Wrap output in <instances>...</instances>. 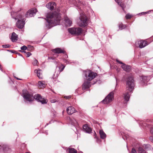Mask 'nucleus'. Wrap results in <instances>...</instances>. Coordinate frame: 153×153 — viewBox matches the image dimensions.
<instances>
[{
  "instance_id": "nucleus-1",
  "label": "nucleus",
  "mask_w": 153,
  "mask_h": 153,
  "mask_svg": "<svg viewBox=\"0 0 153 153\" xmlns=\"http://www.w3.org/2000/svg\"><path fill=\"white\" fill-rule=\"evenodd\" d=\"M46 19L45 25L47 28L50 29L60 24L61 15L58 13L54 12L48 13Z\"/></svg>"
},
{
  "instance_id": "nucleus-2",
  "label": "nucleus",
  "mask_w": 153,
  "mask_h": 153,
  "mask_svg": "<svg viewBox=\"0 0 153 153\" xmlns=\"http://www.w3.org/2000/svg\"><path fill=\"white\" fill-rule=\"evenodd\" d=\"M22 96L26 102H32L35 99L42 104H46L47 102V100L42 98L40 94H37L33 96L32 93L29 92L26 89L23 90Z\"/></svg>"
},
{
  "instance_id": "nucleus-3",
  "label": "nucleus",
  "mask_w": 153,
  "mask_h": 153,
  "mask_svg": "<svg viewBox=\"0 0 153 153\" xmlns=\"http://www.w3.org/2000/svg\"><path fill=\"white\" fill-rule=\"evenodd\" d=\"M134 80L132 75H129L126 79V93L124 94V99L125 100L124 104L126 105L127 102L129 100L130 97V93H132L134 90Z\"/></svg>"
},
{
  "instance_id": "nucleus-4",
  "label": "nucleus",
  "mask_w": 153,
  "mask_h": 153,
  "mask_svg": "<svg viewBox=\"0 0 153 153\" xmlns=\"http://www.w3.org/2000/svg\"><path fill=\"white\" fill-rule=\"evenodd\" d=\"M25 13L23 12H12L11 13L12 17L15 20H17L16 24L17 27L19 29H22L24 26L25 21L24 18Z\"/></svg>"
},
{
  "instance_id": "nucleus-5",
  "label": "nucleus",
  "mask_w": 153,
  "mask_h": 153,
  "mask_svg": "<svg viewBox=\"0 0 153 153\" xmlns=\"http://www.w3.org/2000/svg\"><path fill=\"white\" fill-rule=\"evenodd\" d=\"M78 24L79 26L82 27H85L88 25L87 18L83 13L80 14L79 19L78 22Z\"/></svg>"
},
{
  "instance_id": "nucleus-6",
  "label": "nucleus",
  "mask_w": 153,
  "mask_h": 153,
  "mask_svg": "<svg viewBox=\"0 0 153 153\" xmlns=\"http://www.w3.org/2000/svg\"><path fill=\"white\" fill-rule=\"evenodd\" d=\"M84 73L85 77V79L88 81H90L93 79L97 75L96 73H94L89 70L85 71Z\"/></svg>"
},
{
  "instance_id": "nucleus-7",
  "label": "nucleus",
  "mask_w": 153,
  "mask_h": 153,
  "mask_svg": "<svg viewBox=\"0 0 153 153\" xmlns=\"http://www.w3.org/2000/svg\"><path fill=\"white\" fill-rule=\"evenodd\" d=\"M68 32L72 34L79 35L82 33V29L80 27H73L69 28Z\"/></svg>"
},
{
  "instance_id": "nucleus-8",
  "label": "nucleus",
  "mask_w": 153,
  "mask_h": 153,
  "mask_svg": "<svg viewBox=\"0 0 153 153\" xmlns=\"http://www.w3.org/2000/svg\"><path fill=\"white\" fill-rule=\"evenodd\" d=\"M114 93L113 92H110L106 97L102 100L104 103L108 104L111 102L114 98Z\"/></svg>"
},
{
  "instance_id": "nucleus-9",
  "label": "nucleus",
  "mask_w": 153,
  "mask_h": 153,
  "mask_svg": "<svg viewBox=\"0 0 153 153\" xmlns=\"http://www.w3.org/2000/svg\"><path fill=\"white\" fill-rule=\"evenodd\" d=\"M135 45L136 46L142 48L147 45L148 44L147 42L145 40H140L136 41Z\"/></svg>"
},
{
  "instance_id": "nucleus-10",
  "label": "nucleus",
  "mask_w": 153,
  "mask_h": 153,
  "mask_svg": "<svg viewBox=\"0 0 153 153\" xmlns=\"http://www.w3.org/2000/svg\"><path fill=\"white\" fill-rule=\"evenodd\" d=\"M116 61L119 64L122 65H121V67L124 71L128 72L131 71V66L126 65L125 64L123 63L122 62L120 61L118 59H116Z\"/></svg>"
},
{
  "instance_id": "nucleus-11",
  "label": "nucleus",
  "mask_w": 153,
  "mask_h": 153,
  "mask_svg": "<svg viewBox=\"0 0 153 153\" xmlns=\"http://www.w3.org/2000/svg\"><path fill=\"white\" fill-rule=\"evenodd\" d=\"M37 11V10L35 8H33L28 10L25 14L26 17H30L34 16Z\"/></svg>"
},
{
  "instance_id": "nucleus-12",
  "label": "nucleus",
  "mask_w": 153,
  "mask_h": 153,
  "mask_svg": "<svg viewBox=\"0 0 153 153\" xmlns=\"http://www.w3.org/2000/svg\"><path fill=\"white\" fill-rule=\"evenodd\" d=\"M150 76H143L141 77V83L144 85H146L147 82L150 79Z\"/></svg>"
},
{
  "instance_id": "nucleus-13",
  "label": "nucleus",
  "mask_w": 153,
  "mask_h": 153,
  "mask_svg": "<svg viewBox=\"0 0 153 153\" xmlns=\"http://www.w3.org/2000/svg\"><path fill=\"white\" fill-rule=\"evenodd\" d=\"M62 68L61 69H60V67H58L59 69L58 70V71L57 72L56 71L55 72V74H54L53 75V76H52V78L53 79L56 78L57 77L60 73L63 71L65 68V66L62 65Z\"/></svg>"
},
{
  "instance_id": "nucleus-14",
  "label": "nucleus",
  "mask_w": 153,
  "mask_h": 153,
  "mask_svg": "<svg viewBox=\"0 0 153 153\" xmlns=\"http://www.w3.org/2000/svg\"><path fill=\"white\" fill-rule=\"evenodd\" d=\"M46 7L48 9L52 10L56 7V4L53 2H50L46 5Z\"/></svg>"
},
{
  "instance_id": "nucleus-15",
  "label": "nucleus",
  "mask_w": 153,
  "mask_h": 153,
  "mask_svg": "<svg viewBox=\"0 0 153 153\" xmlns=\"http://www.w3.org/2000/svg\"><path fill=\"white\" fill-rule=\"evenodd\" d=\"M66 111L68 113L69 115L72 114L76 112L75 109L72 106L68 107L67 108Z\"/></svg>"
},
{
  "instance_id": "nucleus-16",
  "label": "nucleus",
  "mask_w": 153,
  "mask_h": 153,
  "mask_svg": "<svg viewBox=\"0 0 153 153\" xmlns=\"http://www.w3.org/2000/svg\"><path fill=\"white\" fill-rule=\"evenodd\" d=\"M83 131L88 133H91L92 131L91 129L87 125H85L83 127Z\"/></svg>"
},
{
  "instance_id": "nucleus-17",
  "label": "nucleus",
  "mask_w": 153,
  "mask_h": 153,
  "mask_svg": "<svg viewBox=\"0 0 153 153\" xmlns=\"http://www.w3.org/2000/svg\"><path fill=\"white\" fill-rule=\"evenodd\" d=\"M35 73H36L37 76L39 79H42V71L41 70H35L34 71Z\"/></svg>"
},
{
  "instance_id": "nucleus-18",
  "label": "nucleus",
  "mask_w": 153,
  "mask_h": 153,
  "mask_svg": "<svg viewBox=\"0 0 153 153\" xmlns=\"http://www.w3.org/2000/svg\"><path fill=\"white\" fill-rule=\"evenodd\" d=\"M65 25L66 26L70 27L72 24V21L68 17H65Z\"/></svg>"
},
{
  "instance_id": "nucleus-19",
  "label": "nucleus",
  "mask_w": 153,
  "mask_h": 153,
  "mask_svg": "<svg viewBox=\"0 0 153 153\" xmlns=\"http://www.w3.org/2000/svg\"><path fill=\"white\" fill-rule=\"evenodd\" d=\"M17 35L15 33H13L11 38L12 41L13 42L16 41L17 40Z\"/></svg>"
},
{
  "instance_id": "nucleus-20",
  "label": "nucleus",
  "mask_w": 153,
  "mask_h": 153,
  "mask_svg": "<svg viewBox=\"0 0 153 153\" xmlns=\"http://www.w3.org/2000/svg\"><path fill=\"white\" fill-rule=\"evenodd\" d=\"M99 134L101 138L104 139L106 137V135L102 130H100Z\"/></svg>"
},
{
  "instance_id": "nucleus-21",
  "label": "nucleus",
  "mask_w": 153,
  "mask_h": 153,
  "mask_svg": "<svg viewBox=\"0 0 153 153\" xmlns=\"http://www.w3.org/2000/svg\"><path fill=\"white\" fill-rule=\"evenodd\" d=\"M90 85L88 82H85L82 85V88L85 89L90 87Z\"/></svg>"
},
{
  "instance_id": "nucleus-22",
  "label": "nucleus",
  "mask_w": 153,
  "mask_h": 153,
  "mask_svg": "<svg viewBox=\"0 0 153 153\" xmlns=\"http://www.w3.org/2000/svg\"><path fill=\"white\" fill-rule=\"evenodd\" d=\"M54 51L56 53H65V51L59 48H56L54 50Z\"/></svg>"
},
{
  "instance_id": "nucleus-23",
  "label": "nucleus",
  "mask_w": 153,
  "mask_h": 153,
  "mask_svg": "<svg viewBox=\"0 0 153 153\" xmlns=\"http://www.w3.org/2000/svg\"><path fill=\"white\" fill-rule=\"evenodd\" d=\"M137 152L138 153H147L143 148L141 146L138 148Z\"/></svg>"
},
{
  "instance_id": "nucleus-24",
  "label": "nucleus",
  "mask_w": 153,
  "mask_h": 153,
  "mask_svg": "<svg viewBox=\"0 0 153 153\" xmlns=\"http://www.w3.org/2000/svg\"><path fill=\"white\" fill-rule=\"evenodd\" d=\"M142 147L146 151L151 149V146L149 144H144L143 145Z\"/></svg>"
},
{
  "instance_id": "nucleus-25",
  "label": "nucleus",
  "mask_w": 153,
  "mask_h": 153,
  "mask_svg": "<svg viewBox=\"0 0 153 153\" xmlns=\"http://www.w3.org/2000/svg\"><path fill=\"white\" fill-rule=\"evenodd\" d=\"M39 86L41 88H43L45 87V82L43 81H39L38 83Z\"/></svg>"
},
{
  "instance_id": "nucleus-26",
  "label": "nucleus",
  "mask_w": 153,
  "mask_h": 153,
  "mask_svg": "<svg viewBox=\"0 0 153 153\" xmlns=\"http://www.w3.org/2000/svg\"><path fill=\"white\" fill-rule=\"evenodd\" d=\"M116 2L117 3L118 5H120L122 7L123 10H124L125 7V5L123 4L121 1V0H115Z\"/></svg>"
},
{
  "instance_id": "nucleus-27",
  "label": "nucleus",
  "mask_w": 153,
  "mask_h": 153,
  "mask_svg": "<svg viewBox=\"0 0 153 153\" xmlns=\"http://www.w3.org/2000/svg\"><path fill=\"white\" fill-rule=\"evenodd\" d=\"M69 153H77V151L75 149L73 148H70L67 149Z\"/></svg>"
},
{
  "instance_id": "nucleus-28",
  "label": "nucleus",
  "mask_w": 153,
  "mask_h": 153,
  "mask_svg": "<svg viewBox=\"0 0 153 153\" xmlns=\"http://www.w3.org/2000/svg\"><path fill=\"white\" fill-rule=\"evenodd\" d=\"M70 122L71 124L74 126H76L77 124V121L74 119L72 120L71 119L70 120Z\"/></svg>"
},
{
  "instance_id": "nucleus-29",
  "label": "nucleus",
  "mask_w": 153,
  "mask_h": 153,
  "mask_svg": "<svg viewBox=\"0 0 153 153\" xmlns=\"http://www.w3.org/2000/svg\"><path fill=\"white\" fill-rule=\"evenodd\" d=\"M119 28L120 30H122L125 28L126 26L125 25H123L122 23H120L119 24Z\"/></svg>"
},
{
  "instance_id": "nucleus-30",
  "label": "nucleus",
  "mask_w": 153,
  "mask_h": 153,
  "mask_svg": "<svg viewBox=\"0 0 153 153\" xmlns=\"http://www.w3.org/2000/svg\"><path fill=\"white\" fill-rule=\"evenodd\" d=\"M32 64L34 65H36L38 64V62L36 59L34 58Z\"/></svg>"
},
{
  "instance_id": "nucleus-31",
  "label": "nucleus",
  "mask_w": 153,
  "mask_h": 153,
  "mask_svg": "<svg viewBox=\"0 0 153 153\" xmlns=\"http://www.w3.org/2000/svg\"><path fill=\"white\" fill-rule=\"evenodd\" d=\"M133 16L131 15L129 13H128L126 16V19H131L132 17Z\"/></svg>"
},
{
  "instance_id": "nucleus-32",
  "label": "nucleus",
  "mask_w": 153,
  "mask_h": 153,
  "mask_svg": "<svg viewBox=\"0 0 153 153\" xmlns=\"http://www.w3.org/2000/svg\"><path fill=\"white\" fill-rule=\"evenodd\" d=\"M150 11H151L150 10V11H146V12H141V13H139L137 15H140L141 14V15H145V14H146L147 13H149V12H150Z\"/></svg>"
},
{
  "instance_id": "nucleus-33",
  "label": "nucleus",
  "mask_w": 153,
  "mask_h": 153,
  "mask_svg": "<svg viewBox=\"0 0 153 153\" xmlns=\"http://www.w3.org/2000/svg\"><path fill=\"white\" fill-rule=\"evenodd\" d=\"M10 45L8 44L4 45H2L3 47L4 48H9L10 47Z\"/></svg>"
},
{
  "instance_id": "nucleus-34",
  "label": "nucleus",
  "mask_w": 153,
  "mask_h": 153,
  "mask_svg": "<svg viewBox=\"0 0 153 153\" xmlns=\"http://www.w3.org/2000/svg\"><path fill=\"white\" fill-rule=\"evenodd\" d=\"M27 48V49L28 51H30V50H32L33 48V47L31 45H28Z\"/></svg>"
},
{
  "instance_id": "nucleus-35",
  "label": "nucleus",
  "mask_w": 153,
  "mask_h": 153,
  "mask_svg": "<svg viewBox=\"0 0 153 153\" xmlns=\"http://www.w3.org/2000/svg\"><path fill=\"white\" fill-rule=\"evenodd\" d=\"M27 48V47L25 45H24L21 48V49L22 50H26Z\"/></svg>"
},
{
  "instance_id": "nucleus-36",
  "label": "nucleus",
  "mask_w": 153,
  "mask_h": 153,
  "mask_svg": "<svg viewBox=\"0 0 153 153\" xmlns=\"http://www.w3.org/2000/svg\"><path fill=\"white\" fill-rule=\"evenodd\" d=\"M95 138L96 139V141L97 143H99L101 141L100 139L99 138L97 137L96 136H95Z\"/></svg>"
},
{
  "instance_id": "nucleus-37",
  "label": "nucleus",
  "mask_w": 153,
  "mask_h": 153,
  "mask_svg": "<svg viewBox=\"0 0 153 153\" xmlns=\"http://www.w3.org/2000/svg\"><path fill=\"white\" fill-rule=\"evenodd\" d=\"M122 137H123V139L124 140H125L126 139V140H127L128 138V136H125V135L123 136Z\"/></svg>"
},
{
  "instance_id": "nucleus-38",
  "label": "nucleus",
  "mask_w": 153,
  "mask_h": 153,
  "mask_svg": "<svg viewBox=\"0 0 153 153\" xmlns=\"http://www.w3.org/2000/svg\"><path fill=\"white\" fill-rule=\"evenodd\" d=\"M71 96L70 95L67 96H64V98H65L66 99H68L71 98Z\"/></svg>"
},
{
  "instance_id": "nucleus-39",
  "label": "nucleus",
  "mask_w": 153,
  "mask_h": 153,
  "mask_svg": "<svg viewBox=\"0 0 153 153\" xmlns=\"http://www.w3.org/2000/svg\"><path fill=\"white\" fill-rule=\"evenodd\" d=\"M131 152V153H137L136 150L134 148L132 149Z\"/></svg>"
},
{
  "instance_id": "nucleus-40",
  "label": "nucleus",
  "mask_w": 153,
  "mask_h": 153,
  "mask_svg": "<svg viewBox=\"0 0 153 153\" xmlns=\"http://www.w3.org/2000/svg\"><path fill=\"white\" fill-rule=\"evenodd\" d=\"M51 103H55V102H57L58 101L56 100H51Z\"/></svg>"
},
{
  "instance_id": "nucleus-41",
  "label": "nucleus",
  "mask_w": 153,
  "mask_h": 153,
  "mask_svg": "<svg viewBox=\"0 0 153 153\" xmlns=\"http://www.w3.org/2000/svg\"><path fill=\"white\" fill-rule=\"evenodd\" d=\"M55 56H52V57H48V59H55Z\"/></svg>"
},
{
  "instance_id": "nucleus-42",
  "label": "nucleus",
  "mask_w": 153,
  "mask_h": 153,
  "mask_svg": "<svg viewBox=\"0 0 153 153\" xmlns=\"http://www.w3.org/2000/svg\"><path fill=\"white\" fill-rule=\"evenodd\" d=\"M27 54V57H29L30 55H31L32 54L30 52H27L26 53Z\"/></svg>"
},
{
  "instance_id": "nucleus-43",
  "label": "nucleus",
  "mask_w": 153,
  "mask_h": 153,
  "mask_svg": "<svg viewBox=\"0 0 153 153\" xmlns=\"http://www.w3.org/2000/svg\"><path fill=\"white\" fill-rule=\"evenodd\" d=\"M64 61L65 63H66L67 64H68L69 63V62L67 60L65 59L64 60Z\"/></svg>"
},
{
  "instance_id": "nucleus-44",
  "label": "nucleus",
  "mask_w": 153,
  "mask_h": 153,
  "mask_svg": "<svg viewBox=\"0 0 153 153\" xmlns=\"http://www.w3.org/2000/svg\"><path fill=\"white\" fill-rule=\"evenodd\" d=\"M150 132L152 134H153V126L151 128Z\"/></svg>"
},
{
  "instance_id": "nucleus-45",
  "label": "nucleus",
  "mask_w": 153,
  "mask_h": 153,
  "mask_svg": "<svg viewBox=\"0 0 153 153\" xmlns=\"http://www.w3.org/2000/svg\"><path fill=\"white\" fill-rule=\"evenodd\" d=\"M8 51H10V52H12V53H15L16 51H12V50H7Z\"/></svg>"
},
{
  "instance_id": "nucleus-46",
  "label": "nucleus",
  "mask_w": 153,
  "mask_h": 153,
  "mask_svg": "<svg viewBox=\"0 0 153 153\" xmlns=\"http://www.w3.org/2000/svg\"><path fill=\"white\" fill-rule=\"evenodd\" d=\"M0 70L2 72H3V70H2V69L1 68V65L0 64Z\"/></svg>"
},
{
  "instance_id": "nucleus-47",
  "label": "nucleus",
  "mask_w": 153,
  "mask_h": 153,
  "mask_svg": "<svg viewBox=\"0 0 153 153\" xmlns=\"http://www.w3.org/2000/svg\"><path fill=\"white\" fill-rule=\"evenodd\" d=\"M14 78H16V79H18V80H21V79H19V78H17V77H16V76H14Z\"/></svg>"
},
{
  "instance_id": "nucleus-48",
  "label": "nucleus",
  "mask_w": 153,
  "mask_h": 153,
  "mask_svg": "<svg viewBox=\"0 0 153 153\" xmlns=\"http://www.w3.org/2000/svg\"><path fill=\"white\" fill-rule=\"evenodd\" d=\"M68 56L66 55H65V58H68Z\"/></svg>"
},
{
  "instance_id": "nucleus-49",
  "label": "nucleus",
  "mask_w": 153,
  "mask_h": 153,
  "mask_svg": "<svg viewBox=\"0 0 153 153\" xmlns=\"http://www.w3.org/2000/svg\"><path fill=\"white\" fill-rule=\"evenodd\" d=\"M54 63H56V64L57 63V61H56V60L54 61Z\"/></svg>"
},
{
  "instance_id": "nucleus-50",
  "label": "nucleus",
  "mask_w": 153,
  "mask_h": 153,
  "mask_svg": "<svg viewBox=\"0 0 153 153\" xmlns=\"http://www.w3.org/2000/svg\"><path fill=\"white\" fill-rule=\"evenodd\" d=\"M19 55L20 56H22V55L20 53H19Z\"/></svg>"
},
{
  "instance_id": "nucleus-51",
  "label": "nucleus",
  "mask_w": 153,
  "mask_h": 153,
  "mask_svg": "<svg viewBox=\"0 0 153 153\" xmlns=\"http://www.w3.org/2000/svg\"><path fill=\"white\" fill-rule=\"evenodd\" d=\"M152 138H153V137H150V139H152Z\"/></svg>"
},
{
  "instance_id": "nucleus-52",
  "label": "nucleus",
  "mask_w": 153,
  "mask_h": 153,
  "mask_svg": "<svg viewBox=\"0 0 153 153\" xmlns=\"http://www.w3.org/2000/svg\"><path fill=\"white\" fill-rule=\"evenodd\" d=\"M45 133L46 134H48V132L47 131H45Z\"/></svg>"
},
{
  "instance_id": "nucleus-53",
  "label": "nucleus",
  "mask_w": 153,
  "mask_h": 153,
  "mask_svg": "<svg viewBox=\"0 0 153 153\" xmlns=\"http://www.w3.org/2000/svg\"><path fill=\"white\" fill-rule=\"evenodd\" d=\"M152 71L153 72V67H152Z\"/></svg>"
},
{
  "instance_id": "nucleus-54",
  "label": "nucleus",
  "mask_w": 153,
  "mask_h": 153,
  "mask_svg": "<svg viewBox=\"0 0 153 153\" xmlns=\"http://www.w3.org/2000/svg\"><path fill=\"white\" fill-rule=\"evenodd\" d=\"M22 52H24L25 53H26V52L25 51H22Z\"/></svg>"
},
{
  "instance_id": "nucleus-55",
  "label": "nucleus",
  "mask_w": 153,
  "mask_h": 153,
  "mask_svg": "<svg viewBox=\"0 0 153 153\" xmlns=\"http://www.w3.org/2000/svg\"><path fill=\"white\" fill-rule=\"evenodd\" d=\"M97 81H96L94 83H93V84H94Z\"/></svg>"
},
{
  "instance_id": "nucleus-56",
  "label": "nucleus",
  "mask_w": 153,
  "mask_h": 153,
  "mask_svg": "<svg viewBox=\"0 0 153 153\" xmlns=\"http://www.w3.org/2000/svg\"><path fill=\"white\" fill-rule=\"evenodd\" d=\"M58 68H57V66H56V68L57 69Z\"/></svg>"
},
{
  "instance_id": "nucleus-57",
  "label": "nucleus",
  "mask_w": 153,
  "mask_h": 153,
  "mask_svg": "<svg viewBox=\"0 0 153 153\" xmlns=\"http://www.w3.org/2000/svg\"><path fill=\"white\" fill-rule=\"evenodd\" d=\"M152 141H153V140Z\"/></svg>"
}]
</instances>
